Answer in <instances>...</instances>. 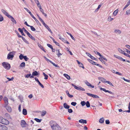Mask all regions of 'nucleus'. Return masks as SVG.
Here are the masks:
<instances>
[{
    "instance_id": "1",
    "label": "nucleus",
    "mask_w": 130,
    "mask_h": 130,
    "mask_svg": "<svg viewBox=\"0 0 130 130\" xmlns=\"http://www.w3.org/2000/svg\"><path fill=\"white\" fill-rule=\"evenodd\" d=\"M49 124L52 130H61L60 126L55 122L51 121Z\"/></svg>"
},
{
    "instance_id": "2",
    "label": "nucleus",
    "mask_w": 130,
    "mask_h": 130,
    "mask_svg": "<svg viewBox=\"0 0 130 130\" xmlns=\"http://www.w3.org/2000/svg\"><path fill=\"white\" fill-rule=\"evenodd\" d=\"M0 123L3 124L7 125L9 124V122L8 120L0 116Z\"/></svg>"
},
{
    "instance_id": "3",
    "label": "nucleus",
    "mask_w": 130,
    "mask_h": 130,
    "mask_svg": "<svg viewBox=\"0 0 130 130\" xmlns=\"http://www.w3.org/2000/svg\"><path fill=\"white\" fill-rule=\"evenodd\" d=\"M15 53L16 52L14 51L9 52L8 54L7 59H8L12 60Z\"/></svg>"
},
{
    "instance_id": "4",
    "label": "nucleus",
    "mask_w": 130,
    "mask_h": 130,
    "mask_svg": "<svg viewBox=\"0 0 130 130\" xmlns=\"http://www.w3.org/2000/svg\"><path fill=\"white\" fill-rule=\"evenodd\" d=\"M2 65L3 67L6 69L9 70L10 68V65L7 62H3Z\"/></svg>"
},
{
    "instance_id": "5",
    "label": "nucleus",
    "mask_w": 130,
    "mask_h": 130,
    "mask_svg": "<svg viewBox=\"0 0 130 130\" xmlns=\"http://www.w3.org/2000/svg\"><path fill=\"white\" fill-rule=\"evenodd\" d=\"M21 125L22 127H26L27 124L24 120H22L21 122Z\"/></svg>"
},
{
    "instance_id": "6",
    "label": "nucleus",
    "mask_w": 130,
    "mask_h": 130,
    "mask_svg": "<svg viewBox=\"0 0 130 130\" xmlns=\"http://www.w3.org/2000/svg\"><path fill=\"white\" fill-rule=\"evenodd\" d=\"M0 129L1 130H7L8 128L6 126L0 124Z\"/></svg>"
},
{
    "instance_id": "7",
    "label": "nucleus",
    "mask_w": 130,
    "mask_h": 130,
    "mask_svg": "<svg viewBox=\"0 0 130 130\" xmlns=\"http://www.w3.org/2000/svg\"><path fill=\"white\" fill-rule=\"evenodd\" d=\"M85 84L88 86L92 88H93L94 87V86L93 85H92L91 84H90L87 81H86L85 82Z\"/></svg>"
},
{
    "instance_id": "8",
    "label": "nucleus",
    "mask_w": 130,
    "mask_h": 130,
    "mask_svg": "<svg viewBox=\"0 0 130 130\" xmlns=\"http://www.w3.org/2000/svg\"><path fill=\"white\" fill-rule=\"evenodd\" d=\"M9 18V19H11V21L13 23H14L16 24V22L15 21V20L14 18L12 17V16H11L10 15L9 16V17H8Z\"/></svg>"
},
{
    "instance_id": "9",
    "label": "nucleus",
    "mask_w": 130,
    "mask_h": 130,
    "mask_svg": "<svg viewBox=\"0 0 130 130\" xmlns=\"http://www.w3.org/2000/svg\"><path fill=\"white\" fill-rule=\"evenodd\" d=\"M3 100L4 101L5 103L6 106H7L8 104V100L6 97H5L3 98Z\"/></svg>"
},
{
    "instance_id": "10",
    "label": "nucleus",
    "mask_w": 130,
    "mask_h": 130,
    "mask_svg": "<svg viewBox=\"0 0 130 130\" xmlns=\"http://www.w3.org/2000/svg\"><path fill=\"white\" fill-rule=\"evenodd\" d=\"M1 11L3 14L8 17L10 15L8 14V13L7 12L3 9H2Z\"/></svg>"
},
{
    "instance_id": "11",
    "label": "nucleus",
    "mask_w": 130,
    "mask_h": 130,
    "mask_svg": "<svg viewBox=\"0 0 130 130\" xmlns=\"http://www.w3.org/2000/svg\"><path fill=\"white\" fill-rule=\"evenodd\" d=\"M79 122L83 124L87 123V122L86 120L81 119L79 120Z\"/></svg>"
},
{
    "instance_id": "12",
    "label": "nucleus",
    "mask_w": 130,
    "mask_h": 130,
    "mask_svg": "<svg viewBox=\"0 0 130 130\" xmlns=\"http://www.w3.org/2000/svg\"><path fill=\"white\" fill-rule=\"evenodd\" d=\"M76 89L78 90H82L83 91H85V90L84 89L80 86H79L78 87L77 86Z\"/></svg>"
},
{
    "instance_id": "13",
    "label": "nucleus",
    "mask_w": 130,
    "mask_h": 130,
    "mask_svg": "<svg viewBox=\"0 0 130 130\" xmlns=\"http://www.w3.org/2000/svg\"><path fill=\"white\" fill-rule=\"evenodd\" d=\"M63 106L64 108L66 109H68L69 108L70 106L66 103H64L63 104Z\"/></svg>"
},
{
    "instance_id": "14",
    "label": "nucleus",
    "mask_w": 130,
    "mask_h": 130,
    "mask_svg": "<svg viewBox=\"0 0 130 130\" xmlns=\"http://www.w3.org/2000/svg\"><path fill=\"white\" fill-rule=\"evenodd\" d=\"M114 32L118 34H120L121 33V31L119 29H115L114 30Z\"/></svg>"
},
{
    "instance_id": "15",
    "label": "nucleus",
    "mask_w": 130,
    "mask_h": 130,
    "mask_svg": "<svg viewBox=\"0 0 130 130\" xmlns=\"http://www.w3.org/2000/svg\"><path fill=\"white\" fill-rule=\"evenodd\" d=\"M63 75L68 80H70L71 78L70 76L67 74H64Z\"/></svg>"
},
{
    "instance_id": "16",
    "label": "nucleus",
    "mask_w": 130,
    "mask_h": 130,
    "mask_svg": "<svg viewBox=\"0 0 130 130\" xmlns=\"http://www.w3.org/2000/svg\"><path fill=\"white\" fill-rule=\"evenodd\" d=\"M57 55L58 57H59L60 56L62 55V54L60 53L59 50H56Z\"/></svg>"
},
{
    "instance_id": "17",
    "label": "nucleus",
    "mask_w": 130,
    "mask_h": 130,
    "mask_svg": "<svg viewBox=\"0 0 130 130\" xmlns=\"http://www.w3.org/2000/svg\"><path fill=\"white\" fill-rule=\"evenodd\" d=\"M18 30L20 32H21L22 35L24 36H25V35L24 34V33H23L22 29H21V28H19L18 29Z\"/></svg>"
},
{
    "instance_id": "18",
    "label": "nucleus",
    "mask_w": 130,
    "mask_h": 130,
    "mask_svg": "<svg viewBox=\"0 0 130 130\" xmlns=\"http://www.w3.org/2000/svg\"><path fill=\"white\" fill-rule=\"evenodd\" d=\"M27 35L32 40L34 41L35 40V38L33 36H32L30 33H29Z\"/></svg>"
},
{
    "instance_id": "19",
    "label": "nucleus",
    "mask_w": 130,
    "mask_h": 130,
    "mask_svg": "<svg viewBox=\"0 0 130 130\" xmlns=\"http://www.w3.org/2000/svg\"><path fill=\"white\" fill-rule=\"evenodd\" d=\"M6 108L9 112H11V111L12 109L10 107L6 106Z\"/></svg>"
},
{
    "instance_id": "20",
    "label": "nucleus",
    "mask_w": 130,
    "mask_h": 130,
    "mask_svg": "<svg viewBox=\"0 0 130 130\" xmlns=\"http://www.w3.org/2000/svg\"><path fill=\"white\" fill-rule=\"evenodd\" d=\"M104 119L103 117L100 118L99 120V122L101 123H103L104 122Z\"/></svg>"
},
{
    "instance_id": "21",
    "label": "nucleus",
    "mask_w": 130,
    "mask_h": 130,
    "mask_svg": "<svg viewBox=\"0 0 130 130\" xmlns=\"http://www.w3.org/2000/svg\"><path fill=\"white\" fill-rule=\"evenodd\" d=\"M23 114L24 115H26L27 114V111L26 109H23Z\"/></svg>"
},
{
    "instance_id": "22",
    "label": "nucleus",
    "mask_w": 130,
    "mask_h": 130,
    "mask_svg": "<svg viewBox=\"0 0 130 130\" xmlns=\"http://www.w3.org/2000/svg\"><path fill=\"white\" fill-rule=\"evenodd\" d=\"M118 50L120 53L122 54H123L124 52V51H122L121 49L120 48H118Z\"/></svg>"
},
{
    "instance_id": "23",
    "label": "nucleus",
    "mask_w": 130,
    "mask_h": 130,
    "mask_svg": "<svg viewBox=\"0 0 130 130\" xmlns=\"http://www.w3.org/2000/svg\"><path fill=\"white\" fill-rule=\"evenodd\" d=\"M113 20V18H111V16H109L107 19V20L109 22H110Z\"/></svg>"
},
{
    "instance_id": "24",
    "label": "nucleus",
    "mask_w": 130,
    "mask_h": 130,
    "mask_svg": "<svg viewBox=\"0 0 130 130\" xmlns=\"http://www.w3.org/2000/svg\"><path fill=\"white\" fill-rule=\"evenodd\" d=\"M94 53L95 54L98 55H99L100 57H102V56L101 55V54L100 53L97 52V51H94Z\"/></svg>"
},
{
    "instance_id": "25",
    "label": "nucleus",
    "mask_w": 130,
    "mask_h": 130,
    "mask_svg": "<svg viewBox=\"0 0 130 130\" xmlns=\"http://www.w3.org/2000/svg\"><path fill=\"white\" fill-rule=\"evenodd\" d=\"M31 16L35 20V21L37 23H38L39 22L38 21L34 16L32 14H31Z\"/></svg>"
},
{
    "instance_id": "26",
    "label": "nucleus",
    "mask_w": 130,
    "mask_h": 130,
    "mask_svg": "<svg viewBox=\"0 0 130 130\" xmlns=\"http://www.w3.org/2000/svg\"><path fill=\"white\" fill-rule=\"evenodd\" d=\"M67 33L71 37L72 39L74 40H75V38H74L72 35L70 33L68 32H67Z\"/></svg>"
},
{
    "instance_id": "27",
    "label": "nucleus",
    "mask_w": 130,
    "mask_h": 130,
    "mask_svg": "<svg viewBox=\"0 0 130 130\" xmlns=\"http://www.w3.org/2000/svg\"><path fill=\"white\" fill-rule=\"evenodd\" d=\"M38 74V72L37 71H35L32 73V75L33 76H37Z\"/></svg>"
},
{
    "instance_id": "28",
    "label": "nucleus",
    "mask_w": 130,
    "mask_h": 130,
    "mask_svg": "<svg viewBox=\"0 0 130 130\" xmlns=\"http://www.w3.org/2000/svg\"><path fill=\"white\" fill-rule=\"evenodd\" d=\"M43 74L45 77L44 79H48V76L44 72L43 73Z\"/></svg>"
},
{
    "instance_id": "29",
    "label": "nucleus",
    "mask_w": 130,
    "mask_h": 130,
    "mask_svg": "<svg viewBox=\"0 0 130 130\" xmlns=\"http://www.w3.org/2000/svg\"><path fill=\"white\" fill-rule=\"evenodd\" d=\"M118 9H117L115 10L114 12H113V14L114 15V16L116 15L117 14L118 12Z\"/></svg>"
},
{
    "instance_id": "30",
    "label": "nucleus",
    "mask_w": 130,
    "mask_h": 130,
    "mask_svg": "<svg viewBox=\"0 0 130 130\" xmlns=\"http://www.w3.org/2000/svg\"><path fill=\"white\" fill-rule=\"evenodd\" d=\"M20 66L21 67H24L25 66V63L24 62H22L20 65Z\"/></svg>"
},
{
    "instance_id": "31",
    "label": "nucleus",
    "mask_w": 130,
    "mask_h": 130,
    "mask_svg": "<svg viewBox=\"0 0 130 130\" xmlns=\"http://www.w3.org/2000/svg\"><path fill=\"white\" fill-rule=\"evenodd\" d=\"M46 111H43L41 113V115L42 116H44L46 113Z\"/></svg>"
},
{
    "instance_id": "32",
    "label": "nucleus",
    "mask_w": 130,
    "mask_h": 130,
    "mask_svg": "<svg viewBox=\"0 0 130 130\" xmlns=\"http://www.w3.org/2000/svg\"><path fill=\"white\" fill-rule=\"evenodd\" d=\"M24 9H25L29 13L30 15H31V14H32L31 12L27 8L24 7Z\"/></svg>"
},
{
    "instance_id": "33",
    "label": "nucleus",
    "mask_w": 130,
    "mask_h": 130,
    "mask_svg": "<svg viewBox=\"0 0 130 130\" xmlns=\"http://www.w3.org/2000/svg\"><path fill=\"white\" fill-rule=\"evenodd\" d=\"M21 38H22V39L23 40L24 42H26L27 44H29L28 42L27 41L23 36H22Z\"/></svg>"
},
{
    "instance_id": "34",
    "label": "nucleus",
    "mask_w": 130,
    "mask_h": 130,
    "mask_svg": "<svg viewBox=\"0 0 130 130\" xmlns=\"http://www.w3.org/2000/svg\"><path fill=\"white\" fill-rule=\"evenodd\" d=\"M50 62L55 67H56L58 68H59V66H58L57 64H56L55 63L53 62L52 61H50Z\"/></svg>"
},
{
    "instance_id": "35",
    "label": "nucleus",
    "mask_w": 130,
    "mask_h": 130,
    "mask_svg": "<svg viewBox=\"0 0 130 130\" xmlns=\"http://www.w3.org/2000/svg\"><path fill=\"white\" fill-rule=\"evenodd\" d=\"M86 105L87 107L88 108L90 106V104L89 103V102L88 101H87V102L86 103Z\"/></svg>"
},
{
    "instance_id": "36",
    "label": "nucleus",
    "mask_w": 130,
    "mask_h": 130,
    "mask_svg": "<svg viewBox=\"0 0 130 130\" xmlns=\"http://www.w3.org/2000/svg\"><path fill=\"white\" fill-rule=\"evenodd\" d=\"M78 64H79V67L82 68L83 69H84L85 68L83 66V64L82 63L80 62Z\"/></svg>"
},
{
    "instance_id": "37",
    "label": "nucleus",
    "mask_w": 130,
    "mask_h": 130,
    "mask_svg": "<svg viewBox=\"0 0 130 130\" xmlns=\"http://www.w3.org/2000/svg\"><path fill=\"white\" fill-rule=\"evenodd\" d=\"M45 27L49 31L51 34L52 33V32L51 31L50 29L49 28L48 25H47Z\"/></svg>"
},
{
    "instance_id": "38",
    "label": "nucleus",
    "mask_w": 130,
    "mask_h": 130,
    "mask_svg": "<svg viewBox=\"0 0 130 130\" xmlns=\"http://www.w3.org/2000/svg\"><path fill=\"white\" fill-rule=\"evenodd\" d=\"M80 104L82 106H83L86 105V103L84 101H82L81 102Z\"/></svg>"
},
{
    "instance_id": "39",
    "label": "nucleus",
    "mask_w": 130,
    "mask_h": 130,
    "mask_svg": "<svg viewBox=\"0 0 130 130\" xmlns=\"http://www.w3.org/2000/svg\"><path fill=\"white\" fill-rule=\"evenodd\" d=\"M130 14V9L127 10L126 12V14L127 15H128Z\"/></svg>"
},
{
    "instance_id": "40",
    "label": "nucleus",
    "mask_w": 130,
    "mask_h": 130,
    "mask_svg": "<svg viewBox=\"0 0 130 130\" xmlns=\"http://www.w3.org/2000/svg\"><path fill=\"white\" fill-rule=\"evenodd\" d=\"M106 83H107L108 84H109V85H111L112 86H113V85L112 84L110 81H106Z\"/></svg>"
},
{
    "instance_id": "41",
    "label": "nucleus",
    "mask_w": 130,
    "mask_h": 130,
    "mask_svg": "<svg viewBox=\"0 0 130 130\" xmlns=\"http://www.w3.org/2000/svg\"><path fill=\"white\" fill-rule=\"evenodd\" d=\"M29 27H30L32 31H35L36 30L35 28L33 26H30Z\"/></svg>"
},
{
    "instance_id": "42",
    "label": "nucleus",
    "mask_w": 130,
    "mask_h": 130,
    "mask_svg": "<svg viewBox=\"0 0 130 130\" xmlns=\"http://www.w3.org/2000/svg\"><path fill=\"white\" fill-rule=\"evenodd\" d=\"M24 56H23L22 54H21L19 56L20 59L21 60H22L24 58Z\"/></svg>"
},
{
    "instance_id": "43",
    "label": "nucleus",
    "mask_w": 130,
    "mask_h": 130,
    "mask_svg": "<svg viewBox=\"0 0 130 130\" xmlns=\"http://www.w3.org/2000/svg\"><path fill=\"white\" fill-rule=\"evenodd\" d=\"M4 20V18L2 15L0 14V21L2 22Z\"/></svg>"
},
{
    "instance_id": "44",
    "label": "nucleus",
    "mask_w": 130,
    "mask_h": 130,
    "mask_svg": "<svg viewBox=\"0 0 130 130\" xmlns=\"http://www.w3.org/2000/svg\"><path fill=\"white\" fill-rule=\"evenodd\" d=\"M35 120L36 121L38 122H40L41 120V119H39L37 118H35Z\"/></svg>"
},
{
    "instance_id": "45",
    "label": "nucleus",
    "mask_w": 130,
    "mask_h": 130,
    "mask_svg": "<svg viewBox=\"0 0 130 130\" xmlns=\"http://www.w3.org/2000/svg\"><path fill=\"white\" fill-rule=\"evenodd\" d=\"M100 80L102 82H105L106 83V79L102 77H101L100 78Z\"/></svg>"
},
{
    "instance_id": "46",
    "label": "nucleus",
    "mask_w": 130,
    "mask_h": 130,
    "mask_svg": "<svg viewBox=\"0 0 130 130\" xmlns=\"http://www.w3.org/2000/svg\"><path fill=\"white\" fill-rule=\"evenodd\" d=\"M92 97L93 98H99V96H98L96 95H94V94H93Z\"/></svg>"
},
{
    "instance_id": "47",
    "label": "nucleus",
    "mask_w": 130,
    "mask_h": 130,
    "mask_svg": "<svg viewBox=\"0 0 130 130\" xmlns=\"http://www.w3.org/2000/svg\"><path fill=\"white\" fill-rule=\"evenodd\" d=\"M100 90H103L105 92H107L108 90H106L105 88H100Z\"/></svg>"
},
{
    "instance_id": "48",
    "label": "nucleus",
    "mask_w": 130,
    "mask_h": 130,
    "mask_svg": "<svg viewBox=\"0 0 130 130\" xmlns=\"http://www.w3.org/2000/svg\"><path fill=\"white\" fill-rule=\"evenodd\" d=\"M38 83L39 84L42 88H44V86L40 83V82L39 81V82H38Z\"/></svg>"
},
{
    "instance_id": "49",
    "label": "nucleus",
    "mask_w": 130,
    "mask_h": 130,
    "mask_svg": "<svg viewBox=\"0 0 130 130\" xmlns=\"http://www.w3.org/2000/svg\"><path fill=\"white\" fill-rule=\"evenodd\" d=\"M76 104L77 103L76 102H72L71 103V104L72 105L74 106H75Z\"/></svg>"
},
{
    "instance_id": "50",
    "label": "nucleus",
    "mask_w": 130,
    "mask_h": 130,
    "mask_svg": "<svg viewBox=\"0 0 130 130\" xmlns=\"http://www.w3.org/2000/svg\"><path fill=\"white\" fill-rule=\"evenodd\" d=\"M24 59L26 61H27L29 60L28 58L26 56H24Z\"/></svg>"
},
{
    "instance_id": "51",
    "label": "nucleus",
    "mask_w": 130,
    "mask_h": 130,
    "mask_svg": "<svg viewBox=\"0 0 130 130\" xmlns=\"http://www.w3.org/2000/svg\"><path fill=\"white\" fill-rule=\"evenodd\" d=\"M59 39L61 40L63 42L64 41H65V39L64 38H61V37H59Z\"/></svg>"
},
{
    "instance_id": "52",
    "label": "nucleus",
    "mask_w": 130,
    "mask_h": 130,
    "mask_svg": "<svg viewBox=\"0 0 130 130\" xmlns=\"http://www.w3.org/2000/svg\"><path fill=\"white\" fill-rule=\"evenodd\" d=\"M123 79L125 81H126V82H128L130 83V80H128V79H125V78L124 77L123 78Z\"/></svg>"
},
{
    "instance_id": "53",
    "label": "nucleus",
    "mask_w": 130,
    "mask_h": 130,
    "mask_svg": "<svg viewBox=\"0 0 130 130\" xmlns=\"http://www.w3.org/2000/svg\"><path fill=\"white\" fill-rule=\"evenodd\" d=\"M15 32L17 34L19 37L20 38L22 36L21 35H20L19 34V33L17 31H15Z\"/></svg>"
},
{
    "instance_id": "54",
    "label": "nucleus",
    "mask_w": 130,
    "mask_h": 130,
    "mask_svg": "<svg viewBox=\"0 0 130 130\" xmlns=\"http://www.w3.org/2000/svg\"><path fill=\"white\" fill-rule=\"evenodd\" d=\"M47 46H48L51 49L53 47L51 45L49 44H47Z\"/></svg>"
},
{
    "instance_id": "55",
    "label": "nucleus",
    "mask_w": 130,
    "mask_h": 130,
    "mask_svg": "<svg viewBox=\"0 0 130 130\" xmlns=\"http://www.w3.org/2000/svg\"><path fill=\"white\" fill-rule=\"evenodd\" d=\"M31 75V74H27L25 76V77L26 78H28Z\"/></svg>"
},
{
    "instance_id": "56",
    "label": "nucleus",
    "mask_w": 130,
    "mask_h": 130,
    "mask_svg": "<svg viewBox=\"0 0 130 130\" xmlns=\"http://www.w3.org/2000/svg\"><path fill=\"white\" fill-rule=\"evenodd\" d=\"M123 54L125 56L127 57H129L130 55H129L128 54L124 52V54Z\"/></svg>"
},
{
    "instance_id": "57",
    "label": "nucleus",
    "mask_w": 130,
    "mask_h": 130,
    "mask_svg": "<svg viewBox=\"0 0 130 130\" xmlns=\"http://www.w3.org/2000/svg\"><path fill=\"white\" fill-rule=\"evenodd\" d=\"M129 5L128 4H127L123 8V10H124L125 8H126Z\"/></svg>"
},
{
    "instance_id": "58",
    "label": "nucleus",
    "mask_w": 130,
    "mask_h": 130,
    "mask_svg": "<svg viewBox=\"0 0 130 130\" xmlns=\"http://www.w3.org/2000/svg\"><path fill=\"white\" fill-rule=\"evenodd\" d=\"M105 122L106 124H109L110 123V122L108 120H106Z\"/></svg>"
},
{
    "instance_id": "59",
    "label": "nucleus",
    "mask_w": 130,
    "mask_h": 130,
    "mask_svg": "<svg viewBox=\"0 0 130 130\" xmlns=\"http://www.w3.org/2000/svg\"><path fill=\"white\" fill-rule=\"evenodd\" d=\"M88 60L90 63L92 64L93 63V61H92V60L90 59H88Z\"/></svg>"
},
{
    "instance_id": "60",
    "label": "nucleus",
    "mask_w": 130,
    "mask_h": 130,
    "mask_svg": "<svg viewBox=\"0 0 130 130\" xmlns=\"http://www.w3.org/2000/svg\"><path fill=\"white\" fill-rule=\"evenodd\" d=\"M37 6L40 9V8H41V6L40 4V3H39L37 4Z\"/></svg>"
},
{
    "instance_id": "61",
    "label": "nucleus",
    "mask_w": 130,
    "mask_h": 130,
    "mask_svg": "<svg viewBox=\"0 0 130 130\" xmlns=\"http://www.w3.org/2000/svg\"><path fill=\"white\" fill-rule=\"evenodd\" d=\"M68 112L69 113H71L73 112V110L71 109H68Z\"/></svg>"
},
{
    "instance_id": "62",
    "label": "nucleus",
    "mask_w": 130,
    "mask_h": 130,
    "mask_svg": "<svg viewBox=\"0 0 130 130\" xmlns=\"http://www.w3.org/2000/svg\"><path fill=\"white\" fill-rule=\"evenodd\" d=\"M86 94H87L89 96H91L92 97L93 94H92L89 93H86Z\"/></svg>"
},
{
    "instance_id": "63",
    "label": "nucleus",
    "mask_w": 130,
    "mask_h": 130,
    "mask_svg": "<svg viewBox=\"0 0 130 130\" xmlns=\"http://www.w3.org/2000/svg\"><path fill=\"white\" fill-rule=\"evenodd\" d=\"M116 73L117 74H118L119 75H120V76H122V74L120 73L119 72H116Z\"/></svg>"
},
{
    "instance_id": "64",
    "label": "nucleus",
    "mask_w": 130,
    "mask_h": 130,
    "mask_svg": "<svg viewBox=\"0 0 130 130\" xmlns=\"http://www.w3.org/2000/svg\"><path fill=\"white\" fill-rule=\"evenodd\" d=\"M86 53L88 56L90 58V57L91 55L90 54L87 52Z\"/></svg>"
}]
</instances>
